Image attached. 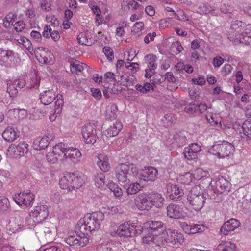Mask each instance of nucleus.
I'll list each match as a JSON object with an SVG mask.
<instances>
[{"label": "nucleus", "mask_w": 251, "mask_h": 251, "mask_svg": "<svg viewBox=\"0 0 251 251\" xmlns=\"http://www.w3.org/2000/svg\"><path fill=\"white\" fill-rule=\"evenodd\" d=\"M67 148L63 143H59L53 146L46 155L47 160L52 164L56 162L59 159L64 160V154L66 153Z\"/></svg>", "instance_id": "obj_12"}, {"label": "nucleus", "mask_w": 251, "mask_h": 251, "mask_svg": "<svg viewBox=\"0 0 251 251\" xmlns=\"http://www.w3.org/2000/svg\"><path fill=\"white\" fill-rule=\"evenodd\" d=\"M18 137L19 134L17 131L11 127H8L2 133L3 139L9 142L14 141Z\"/></svg>", "instance_id": "obj_35"}, {"label": "nucleus", "mask_w": 251, "mask_h": 251, "mask_svg": "<svg viewBox=\"0 0 251 251\" xmlns=\"http://www.w3.org/2000/svg\"><path fill=\"white\" fill-rule=\"evenodd\" d=\"M208 152L219 158L231 157L235 151L234 146L230 143L223 141L221 144H215L207 147Z\"/></svg>", "instance_id": "obj_7"}, {"label": "nucleus", "mask_w": 251, "mask_h": 251, "mask_svg": "<svg viewBox=\"0 0 251 251\" xmlns=\"http://www.w3.org/2000/svg\"><path fill=\"white\" fill-rule=\"evenodd\" d=\"M46 21L48 23L50 24L53 26H56L59 25V21L52 14H49L46 16Z\"/></svg>", "instance_id": "obj_57"}, {"label": "nucleus", "mask_w": 251, "mask_h": 251, "mask_svg": "<svg viewBox=\"0 0 251 251\" xmlns=\"http://www.w3.org/2000/svg\"><path fill=\"white\" fill-rule=\"evenodd\" d=\"M143 232L141 223L138 221L125 222L120 224L115 234L123 237H130L141 234Z\"/></svg>", "instance_id": "obj_5"}, {"label": "nucleus", "mask_w": 251, "mask_h": 251, "mask_svg": "<svg viewBox=\"0 0 251 251\" xmlns=\"http://www.w3.org/2000/svg\"><path fill=\"white\" fill-rule=\"evenodd\" d=\"M159 24L160 28L165 29L171 25L172 20L170 18L161 19Z\"/></svg>", "instance_id": "obj_60"}, {"label": "nucleus", "mask_w": 251, "mask_h": 251, "mask_svg": "<svg viewBox=\"0 0 251 251\" xmlns=\"http://www.w3.org/2000/svg\"><path fill=\"white\" fill-rule=\"evenodd\" d=\"M108 213L110 214H120L123 212L122 208L118 205L108 207Z\"/></svg>", "instance_id": "obj_61"}, {"label": "nucleus", "mask_w": 251, "mask_h": 251, "mask_svg": "<svg viewBox=\"0 0 251 251\" xmlns=\"http://www.w3.org/2000/svg\"><path fill=\"white\" fill-rule=\"evenodd\" d=\"M118 111L117 106L113 103H110L107 107L105 113V117L106 119L113 120L116 119Z\"/></svg>", "instance_id": "obj_38"}, {"label": "nucleus", "mask_w": 251, "mask_h": 251, "mask_svg": "<svg viewBox=\"0 0 251 251\" xmlns=\"http://www.w3.org/2000/svg\"><path fill=\"white\" fill-rule=\"evenodd\" d=\"M51 138L49 135H45L42 137L36 138L33 143V147L35 150H41L45 149L49 145Z\"/></svg>", "instance_id": "obj_31"}, {"label": "nucleus", "mask_w": 251, "mask_h": 251, "mask_svg": "<svg viewBox=\"0 0 251 251\" xmlns=\"http://www.w3.org/2000/svg\"><path fill=\"white\" fill-rule=\"evenodd\" d=\"M13 26L17 32H20L25 28V24L23 21H18L14 23Z\"/></svg>", "instance_id": "obj_64"}, {"label": "nucleus", "mask_w": 251, "mask_h": 251, "mask_svg": "<svg viewBox=\"0 0 251 251\" xmlns=\"http://www.w3.org/2000/svg\"><path fill=\"white\" fill-rule=\"evenodd\" d=\"M143 231L147 232L143 238V242L145 244H154L155 238L160 237L162 232H164L163 223L158 221H149L142 224Z\"/></svg>", "instance_id": "obj_4"}, {"label": "nucleus", "mask_w": 251, "mask_h": 251, "mask_svg": "<svg viewBox=\"0 0 251 251\" xmlns=\"http://www.w3.org/2000/svg\"><path fill=\"white\" fill-rule=\"evenodd\" d=\"M17 86L15 83H14V80H9L7 83V91L10 97H14L18 93Z\"/></svg>", "instance_id": "obj_53"}, {"label": "nucleus", "mask_w": 251, "mask_h": 251, "mask_svg": "<svg viewBox=\"0 0 251 251\" xmlns=\"http://www.w3.org/2000/svg\"><path fill=\"white\" fill-rule=\"evenodd\" d=\"M154 240V244L157 246L164 245L165 244L179 245L184 242V238L181 232L168 229L162 232L160 237H157Z\"/></svg>", "instance_id": "obj_6"}, {"label": "nucleus", "mask_w": 251, "mask_h": 251, "mask_svg": "<svg viewBox=\"0 0 251 251\" xmlns=\"http://www.w3.org/2000/svg\"><path fill=\"white\" fill-rule=\"evenodd\" d=\"M86 176L78 172L64 173L60 178L59 185L63 189L72 191L81 187L84 183Z\"/></svg>", "instance_id": "obj_3"}, {"label": "nucleus", "mask_w": 251, "mask_h": 251, "mask_svg": "<svg viewBox=\"0 0 251 251\" xmlns=\"http://www.w3.org/2000/svg\"><path fill=\"white\" fill-rule=\"evenodd\" d=\"M49 211L47 205H41L35 206L29 212V217L26 218L28 225L30 227L36 223H39L47 219Z\"/></svg>", "instance_id": "obj_10"}, {"label": "nucleus", "mask_w": 251, "mask_h": 251, "mask_svg": "<svg viewBox=\"0 0 251 251\" xmlns=\"http://www.w3.org/2000/svg\"><path fill=\"white\" fill-rule=\"evenodd\" d=\"M76 235H69L64 239L66 243L70 246L83 247L89 242V238L86 235L76 232Z\"/></svg>", "instance_id": "obj_19"}, {"label": "nucleus", "mask_w": 251, "mask_h": 251, "mask_svg": "<svg viewBox=\"0 0 251 251\" xmlns=\"http://www.w3.org/2000/svg\"><path fill=\"white\" fill-rule=\"evenodd\" d=\"M94 181V185L96 187L102 189L105 185V175L101 172L97 173L95 176Z\"/></svg>", "instance_id": "obj_40"}, {"label": "nucleus", "mask_w": 251, "mask_h": 251, "mask_svg": "<svg viewBox=\"0 0 251 251\" xmlns=\"http://www.w3.org/2000/svg\"><path fill=\"white\" fill-rule=\"evenodd\" d=\"M142 182L140 181H136L135 182H132L125 186L126 193L128 195H134L137 194L138 192L142 190L144 188V186L141 184Z\"/></svg>", "instance_id": "obj_36"}, {"label": "nucleus", "mask_w": 251, "mask_h": 251, "mask_svg": "<svg viewBox=\"0 0 251 251\" xmlns=\"http://www.w3.org/2000/svg\"><path fill=\"white\" fill-rule=\"evenodd\" d=\"M166 188V195L172 200H179L184 195L183 189L176 184L168 183Z\"/></svg>", "instance_id": "obj_20"}, {"label": "nucleus", "mask_w": 251, "mask_h": 251, "mask_svg": "<svg viewBox=\"0 0 251 251\" xmlns=\"http://www.w3.org/2000/svg\"><path fill=\"white\" fill-rule=\"evenodd\" d=\"M216 187L220 193L228 192L230 188V183L223 176H219L216 179Z\"/></svg>", "instance_id": "obj_34"}, {"label": "nucleus", "mask_w": 251, "mask_h": 251, "mask_svg": "<svg viewBox=\"0 0 251 251\" xmlns=\"http://www.w3.org/2000/svg\"><path fill=\"white\" fill-rule=\"evenodd\" d=\"M240 223L236 219H230L224 223L222 226L220 231L222 234L227 235L229 232L239 227Z\"/></svg>", "instance_id": "obj_29"}, {"label": "nucleus", "mask_w": 251, "mask_h": 251, "mask_svg": "<svg viewBox=\"0 0 251 251\" xmlns=\"http://www.w3.org/2000/svg\"><path fill=\"white\" fill-rule=\"evenodd\" d=\"M13 200L19 206L27 207L32 206L34 195L30 191H24L15 194Z\"/></svg>", "instance_id": "obj_17"}, {"label": "nucleus", "mask_w": 251, "mask_h": 251, "mask_svg": "<svg viewBox=\"0 0 251 251\" xmlns=\"http://www.w3.org/2000/svg\"><path fill=\"white\" fill-rule=\"evenodd\" d=\"M145 61L148 64L145 70V76L146 78H150L154 75L155 70L157 68V64L155 63L156 57L153 54H149L145 57Z\"/></svg>", "instance_id": "obj_26"}, {"label": "nucleus", "mask_w": 251, "mask_h": 251, "mask_svg": "<svg viewBox=\"0 0 251 251\" xmlns=\"http://www.w3.org/2000/svg\"><path fill=\"white\" fill-rule=\"evenodd\" d=\"M244 134L249 138H251V120L245 121L242 126Z\"/></svg>", "instance_id": "obj_52"}, {"label": "nucleus", "mask_w": 251, "mask_h": 251, "mask_svg": "<svg viewBox=\"0 0 251 251\" xmlns=\"http://www.w3.org/2000/svg\"><path fill=\"white\" fill-rule=\"evenodd\" d=\"M197 105L195 103H190L185 107V111L189 114L198 112Z\"/></svg>", "instance_id": "obj_62"}, {"label": "nucleus", "mask_w": 251, "mask_h": 251, "mask_svg": "<svg viewBox=\"0 0 251 251\" xmlns=\"http://www.w3.org/2000/svg\"><path fill=\"white\" fill-rule=\"evenodd\" d=\"M151 196L152 207L155 206L157 208H161L163 206L165 199L161 194L156 193Z\"/></svg>", "instance_id": "obj_41"}, {"label": "nucleus", "mask_w": 251, "mask_h": 251, "mask_svg": "<svg viewBox=\"0 0 251 251\" xmlns=\"http://www.w3.org/2000/svg\"><path fill=\"white\" fill-rule=\"evenodd\" d=\"M206 200L202 190L200 186L192 188L187 196V201L192 208L199 211L203 207Z\"/></svg>", "instance_id": "obj_8"}, {"label": "nucleus", "mask_w": 251, "mask_h": 251, "mask_svg": "<svg viewBox=\"0 0 251 251\" xmlns=\"http://www.w3.org/2000/svg\"><path fill=\"white\" fill-rule=\"evenodd\" d=\"M102 80L103 87L108 88L110 84L115 82V75L111 72H107L104 74L103 76H102Z\"/></svg>", "instance_id": "obj_44"}, {"label": "nucleus", "mask_w": 251, "mask_h": 251, "mask_svg": "<svg viewBox=\"0 0 251 251\" xmlns=\"http://www.w3.org/2000/svg\"><path fill=\"white\" fill-rule=\"evenodd\" d=\"M180 226L183 231L188 234L202 232L206 229V226L203 224L189 225L185 222L180 223Z\"/></svg>", "instance_id": "obj_25"}, {"label": "nucleus", "mask_w": 251, "mask_h": 251, "mask_svg": "<svg viewBox=\"0 0 251 251\" xmlns=\"http://www.w3.org/2000/svg\"><path fill=\"white\" fill-rule=\"evenodd\" d=\"M42 230L44 234V237H43V238L44 237L45 241H46L47 243L52 242L53 240L54 236L50 228L49 227H44L43 228Z\"/></svg>", "instance_id": "obj_56"}, {"label": "nucleus", "mask_w": 251, "mask_h": 251, "mask_svg": "<svg viewBox=\"0 0 251 251\" xmlns=\"http://www.w3.org/2000/svg\"><path fill=\"white\" fill-rule=\"evenodd\" d=\"M208 123L211 126H214L221 130H225L230 128V125L222 123L221 117L219 114L215 113H207L205 116Z\"/></svg>", "instance_id": "obj_21"}, {"label": "nucleus", "mask_w": 251, "mask_h": 251, "mask_svg": "<svg viewBox=\"0 0 251 251\" xmlns=\"http://www.w3.org/2000/svg\"><path fill=\"white\" fill-rule=\"evenodd\" d=\"M87 65L81 63L79 61H75L70 63V69L72 73L77 74L83 71Z\"/></svg>", "instance_id": "obj_47"}, {"label": "nucleus", "mask_w": 251, "mask_h": 251, "mask_svg": "<svg viewBox=\"0 0 251 251\" xmlns=\"http://www.w3.org/2000/svg\"><path fill=\"white\" fill-rule=\"evenodd\" d=\"M10 207L8 199L4 196H0V213L6 212Z\"/></svg>", "instance_id": "obj_48"}, {"label": "nucleus", "mask_w": 251, "mask_h": 251, "mask_svg": "<svg viewBox=\"0 0 251 251\" xmlns=\"http://www.w3.org/2000/svg\"><path fill=\"white\" fill-rule=\"evenodd\" d=\"M144 24L143 22H137L135 23L131 28L132 34L137 37L140 36L144 30Z\"/></svg>", "instance_id": "obj_42"}, {"label": "nucleus", "mask_w": 251, "mask_h": 251, "mask_svg": "<svg viewBox=\"0 0 251 251\" xmlns=\"http://www.w3.org/2000/svg\"><path fill=\"white\" fill-rule=\"evenodd\" d=\"M175 16L176 17V18L179 20L181 21H188V17L187 15L185 14L183 10L178 9L176 10V15Z\"/></svg>", "instance_id": "obj_59"}, {"label": "nucleus", "mask_w": 251, "mask_h": 251, "mask_svg": "<svg viewBox=\"0 0 251 251\" xmlns=\"http://www.w3.org/2000/svg\"><path fill=\"white\" fill-rule=\"evenodd\" d=\"M81 133L84 142L86 144H94L98 138L94 124L89 123L82 128Z\"/></svg>", "instance_id": "obj_18"}, {"label": "nucleus", "mask_w": 251, "mask_h": 251, "mask_svg": "<svg viewBox=\"0 0 251 251\" xmlns=\"http://www.w3.org/2000/svg\"><path fill=\"white\" fill-rule=\"evenodd\" d=\"M179 182L183 185H190L196 183L193 173L187 172L181 175L177 178Z\"/></svg>", "instance_id": "obj_37"}, {"label": "nucleus", "mask_w": 251, "mask_h": 251, "mask_svg": "<svg viewBox=\"0 0 251 251\" xmlns=\"http://www.w3.org/2000/svg\"><path fill=\"white\" fill-rule=\"evenodd\" d=\"M136 166L132 164L121 163L115 169V176L120 183L134 179Z\"/></svg>", "instance_id": "obj_9"}, {"label": "nucleus", "mask_w": 251, "mask_h": 251, "mask_svg": "<svg viewBox=\"0 0 251 251\" xmlns=\"http://www.w3.org/2000/svg\"><path fill=\"white\" fill-rule=\"evenodd\" d=\"M229 39L235 44L243 43L245 45H251V35L244 32L242 34L236 32H233L228 36Z\"/></svg>", "instance_id": "obj_28"}, {"label": "nucleus", "mask_w": 251, "mask_h": 251, "mask_svg": "<svg viewBox=\"0 0 251 251\" xmlns=\"http://www.w3.org/2000/svg\"><path fill=\"white\" fill-rule=\"evenodd\" d=\"M28 151V145L25 142L19 143L18 145H12L9 147V153L15 156H23Z\"/></svg>", "instance_id": "obj_27"}, {"label": "nucleus", "mask_w": 251, "mask_h": 251, "mask_svg": "<svg viewBox=\"0 0 251 251\" xmlns=\"http://www.w3.org/2000/svg\"><path fill=\"white\" fill-rule=\"evenodd\" d=\"M183 48L178 41L173 42L171 46V51L172 54H177L183 50Z\"/></svg>", "instance_id": "obj_54"}, {"label": "nucleus", "mask_w": 251, "mask_h": 251, "mask_svg": "<svg viewBox=\"0 0 251 251\" xmlns=\"http://www.w3.org/2000/svg\"><path fill=\"white\" fill-rule=\"evenodd\" d=\"M77 40L79 44L86 46H91L95 42L92 35L88 31L80 33L77 36Z\"/></svg>", "instance_id": "obj_30"}, {"label": "nucleus", "mask_w": 251, "mask_h": 251, "mask_svg": "<svg viewBox=\"0 0 251 251\" xmlns=\"http://www.w3.org/2000/svg\"><path fill=\"white\" fill-rule=\"evenodd\" d=\"M151 194L141 193L138 194L134 200L135 207L141 211H149L152 208Z\"/></svg>", "instance_id": "obj_14"}, {"label": "nucleus", "mask_w": 251, "mask_h": 251, "mask_svg": "<svg viewBox=\"0 0 251 251\" xmlns=\"http://www.w3.org/2000/svg\"><path fill=\"white\" fill-rule=\"evenodd\" d=\"M201 150V147L198 143H191L184 149V157L188 160H194L198 158V153Z\"/></svg>", "instance_id": "obj_22"}, {"label": "nucleus", "mask_w": 251, "mask_h": 251, "mask_svg": "<svg viewBox=\"0 0 251 251\" xmlns=\"http://www.w3.org/2000/svg\"><path fill=\"white\" fill-rule=\"evenodd\" d=\"M197 11L201 15H206L209 13L213 15L214 13L215 9L209 5L201 4L198 7Z\"/></svg>", "instance_id": "obj_45"}, {"label": "nucleus", "mask_w": 251, "mask_h": 251, "mask_svg": "<svg viewBox=\"0 0 251 251\" xmlns=\"http://www.w3.org/2000/svg\"><path fill=\"white\" fill-rule=\"evenodd\" d=\"M135 88L137 91L143 94H146L151 89H153V86L148 82L144 83L143 84H137Z\"/></svg>", "instance_id": "obj_49"}, {"label": "nucleus", "mask_w": 251, "mask_h": 251, "mask_svg": "<svg viewBox=\"0 0 251 251\" xmlns=\"http://www.w3.org/2000/svg\"><path fill=\"white\" fill-rule=\"evenodd\" d=\"M135 78L133 76H128L126 75H122L121 77V84L124 86L133 85Z\"/></svg>", "instance_id": "obj_55"}, {"label": "nucleus", "mask_w": 251, "mask_h": 251, "mask_svg": "<svg viewBox=\"0 0 251 251\" xmlns=\"http://www.w3.org/2000/svg\"><path fill=\"white\" fill-rule=\"evenodd\" d=\"M108 188L113 193L114 195L117 198H120L123 196L122 189L116 183L111 182L107 184Z\"/></svg>", "instance_id": "obj_46"}, {"label": "nucleus", "mask_w": 251, "mask_h": 251, "mask_svg": "<svg viewBox=\"0 0 251 251\" xmlns=\"http://www.w3.org/2000/svg\"><path fill=\"white\" fill-rule=\"evenodd\" d=\"M109 157L105 153H98L96 158V163L99 168L104 172L110 170L111 165Z\"/></svg>", "instance_id": "obj_24"}, {"label": "nucleus", "mask_w": 251, "mask_h": 251, "mask_svg": "<svg viewBox=\"0 0 251 251\" xmlns=\"http://www.w3.org/2000/svg\"><path fill=\"white\" fill-rule=\"evenodd\" d=\"M104 219V214L98 211L91 214L88 213L83 219L78 222L75 232L82 233L87 237L93 231H97L100 228L101 222Z\"/></svg>", "instance_id": "obj_2"}, {"label": "nucleus", "mask_w": 251, "mask_h": 251, "mask_svg": "<svg viewBox=\"0 0 251 251\" xmlns=\"http://www.w3.org/2000/svg\"><path fill=\"white\" fill-rule=\"evenodd\" d=\"M193 174L196 181L200 180L204 178H208L209 176V172L203 169L199 168L193 171Z\"/></svg>", "instance_id": "obj_43"}, {"label": "nucleus", "mask_w": 251, "mask_h": 251, "mask_svg": "<svg viewBox=\"0 0 251 251\" xmlns=\"http://www.w3.org/2000/svg\"><path fill=\"white\" fill-rule=\"evenodd\" d=\"M158 170L152 166H145L144 168L138 169L136 166L134 179L142 182H153L157 178Z\"/></svg>", "instance_id": "obj_11"}, {"label": "nucleus", "mask_w": 251, "mask_h": 251, "mask_svg": "<svg viewBox=\"0 0 251 251\" xmlns=\"http://www.w3.org/2000/svg\"><path fill=\"white\" fill-rule=\"evenodd\" d=\"M16 18V15L12 13H9L3 19V24L4 26L6 28H8L11 26H13V25L14 24V23L15 22Z\"/></svg>", "instance_id": "obj_51"}, {"label": "nucleus", "mask_w": 251, "mask_h": 251, "mask_svg": "<svg viewBox=\"0 0 251 251\" xmlns=\"http://www.w3.org/2000/svg\"><path fill=\"white\" fill-rule=\"evenodd\" d=\"M14 53L12 50L0 48V64L6 65L11 61Z\"/></svg>", "instance_id": "obj_33"}, {"label": "nucleus", "mask_w": 251, "mask_h": 251, "mask_svg": "<svg viewBox=\"0 0 251 251\" xmlns=\"http://www.w3.org/2000/svg\"><path fill=\"white\" fill-rule=\"evenodd\" d=\"M126 67L133 73H136L139 70L138 64L136 63H130L128 62L126 64Z\"/></svg>", "instance_id": "obj_63"}, {"label": "nucleus", "mask_w": 251, "mask_h": 251, "mask_svg": "<svg viewBox=\"0 0 251 251\" xmlns=\"http://www.w3.org/2000/svg\"><path fill=\"white\" fill-rule=\"evenodd\" d=\"M167 215L174 219L185 220L188 218L184 207L182 205L170 204L167 207Z\"/></svg>", "instance_id": "obj_15"}, {"label": "nucleus", "mask_w": 251, "mask_h": 251, "mask_svg": "<svg viewBox=\"0 0 251 251\" xmlns=\"http://www.w3.org/2000/svg\"><path fill=\"white\" fill-rule=\"evenodd\" d=\"M122 128L123 124L122 122L119 121H116L104 131V134L107 137H112L116 136L122 130Z\"/></svg>", "instance_id": "obj_32"}, {"label": "nucleus", "mask_w": 251, "mask_h": 251, "mask_svg": "<svg viewBox=\"0 0 251 251\" xmlns=\"http://www.w3.org/2000/svg\"><path fill=\"white\" fill-rule=\"evenodd\" d=\"M39 62L42 64H50L53 63L54 56L47 49L43 47L36 48L33 52Z\"/></svg>", "instance_id": "obj_16"}, {"label": "nucleus", "mask_w": 251, "mask_h": 251, "mask_svg": "<svg viewBox=\"0 0 251 251\" xmlns=\"http://www.w3.org/2000/svg\"><path fill=\"white\" fill-rule=\"evenodd\" d=\"M30 227L26 219L24 220L21 216L11 217L6 225V229L9 232L16 233L26 228Z\"/></svg>", "instance_id": "obj_13"}, {"label": "nucleus", "mask_w": 251, "mask_h": 251, "mask_svg": "<svg viewBox=\"0 0 251 251\" xmlns=\"http://www.w3.org/2000/svg\"><path fill=\"white\" fill-rule=\"evenodd\" d=\"M40 99L42 103L39 104L38 107H34L33 111L38 118L43 117L46 114L45 106L50 104L54 100H56L53 109L54 113L59 114L61 112L64 104L63 100L61 96L56 95L53 89L47 90L41 93Z\"/></svg>", "instance_id": "obj_1"}, {"label": "nucleus", "mask_w": 251, "mask_h": 251, "mask_svg": "<svg viewBox=\"0 0 251 251\" xmlns=\"http://www.w3.org/2000/svg\"><path fill=\"white\" fill-rule=\"evenodd\" d=\"M235 245L229 241H222L215 251H235Z\"/></svg>", "instance_id": "obj_39"}, {"label": "nucleus", "mask_w": 251, "mask_h": 251, "mask_svg": "<svg viewBox=\"0 0 251 251\" xmlns=\"http://www.w3.org/2000/svg\"><path fill=\"white\" fill-rule=\"evenodd\" d=\"M40 77L36 72H34L30 78L28 82V87L30 88H38L40 84Z\"/></svg>", "instance_id": "obj_50"}, {"label": "nucleus", "mask_w": 251, "mask_h": 251, "mask_svg": "<svg viewBox=\"0 0 251 251\" xmlns=\"http://www.w3.org/2000/svg\"><path fill=\"white\" fill-rule=\"evenodd\" d=\"M64 160L69 161L74 164L78 163L81 161L82 153L80 151L76 148L68 147Z\"/></svg>", "instance_id": "obj_23"}, {"label": "nucleus", "mask_w": 251, "mask_h": 251, "mask_svg": "<svg viewBox=\"0 0 251 251\" xmlns=\"http://www.w3.org/2000/svg\"><path fill=\"white\" fill-rule=\"evenodd\" d=\"M42 10L49 11L51 10V3L52 2L49 0H39Z\"/></svg>", "instance_id": "obj_58"}]
</instances>
